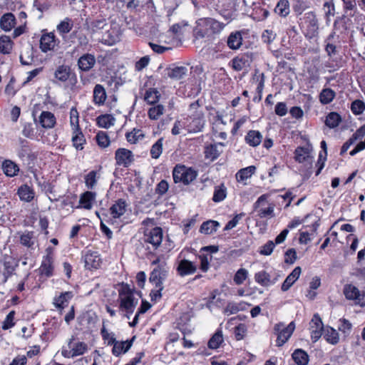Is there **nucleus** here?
Wrapping results in <instances>:
<instances>
[{
	"label": "nucleus",
	"instance_id": "a19ab883",
	"mask_svg": "<svg viewBox=\"0 0 365 365\" xmlns=\"http://www.w3.org/2000/svg\"><path fill=\"white\" fill-rule=\"evenodd\" d=\"M223 334L222 330H217L208 341V347L210 349H217L223 342Z\"/></svg>",
	"mask_w": 365,
	"mask_h": 365
},
{
	"label": "nucleus",
	"instance_id": "58836bf2",
	"mask_svg": "<svg viewBox=\"0 0 365 365\" xmlns=\"http://www.w3.org/2000/svg\"><path fill=\"white\" fill-rule=\"evenodd\" d=\"M18 195L21 200L30 202L34 198V192L29 186L24 185L18 190Z\"/></svg>",
	"mask_w": 365,
	"mask_h": 365
},
{
	"label": "nucleus",
	"instance_id": "e433bc0d",
	"mask_svg": "<svg viewBox=\"0 0 365 365\" xmlns=\"http://www.w3.org/2000/svg\"><path fill=\"white\" fill-rule=\"evenodd\" d=\"M187 68L185 66H176L168 70V76L174 79H181L187 73Z\"/></svg>",
	"mask_w": 365,
	"mask_h": 365
},
{
	"label": "nucleus",
	"instance_id": "bf43d9fd",
	"mask_svg": "<svg viewBox=\"0 0 365 365\" xmlns=\"http://www.w3.org/2000/svg\"><path fill=\"white\" fill-rule=\"evenodd\" d=\"M87 344L84 342H78L71 348V357L83 354L87 351Z\"/></svg>",
	"mask_w": 365,
	"mask_h": 365
},
{
	"label": "nucleus",
	"instance_id": "ea45409f",
	"mask_svg": "<svg viewBox=\"0 0 365 365\" xmlns=\"http://www.w3.org/2000/svg\"><path fill=\"white\" fill-rule=\"evenodd\" d=\"M13 48V42L9 36L2 35L0 36V52L9 53Z\"/></svg>",
	"mask_w": 365,
	"mask_h": 365
},
{
	"label": "nucleus",
	"instance_id": "39448f33",
	"mask_svg": "<svg viewBox=\"0 0 365 365\" xmlns=\"http://www.w3.org/2000/svg\"><path fill=\"white\" fill-rule=\"evenodd\" d=\"M115 160L117 165L128 168L134 162L135 158L131 150L120 148L115 150Z\"/></svg>",
	"mask_w": 365,
	"mask_h": 365
},
{
	"label": "nucleus",
	"instance_id": "412c9836",
	"mask_svg": "<svg viewBox=\"0 0 365 365\" xmlns=\"http://www.w3.org/2000/svg\"><path fill=\"white\" fill-rule=\"evenodd\" d=\"M73 297V294L72 292H62L58 297H56L53 299V303L57 309L61 310L68 305V302Z\"/></svg>",
	"mask_w": 365,
	"mask_h": 365
},
{
	"label": "nucleus",
	"instance_id": "393cba45",
	"mask_svg": "<svg viewBox=\"0 0 365 365\" xmlns=\"http://www.w3.org/2000/svg\"><path fill=\"white\" fill-rule=\"evenodd\" d=\"M107 95L104 87L101 84H96L93 89V103L97 106L105 103Z\"/></svg>",
	"mask_w": 365,
	"mask_h": 365
},
{
	"label": "nucleus",
	"instance_id": "4be33fe9",
	"mask_svg": "<svg viewBox=\"0 0 365 365\" xmlns=\"http://www.w3.org/2000/svg\"><path fill=\"white\" fill-rule=\"evenodd\" d=\"M16 24V18L11 13L4 14L0 19V27L4 31H10Z\"/></svg>",
	"mask_w": 365,
	"mask_h": 365
},
{
	"label": "nucleus",
	"instance_id": "aec40b11",
	"mask_svg": "<svg viewBox=\"0 0 365 365\" xmlns=\"http://www.w3.org/2000/svg\"><path fill=\"white\" fill-rule=\"evenodd\" d=\"M18 235H19L21 245L28 248L34 249V246L36 242L34 232L26 230L22 232H19Z\"/></svg>",
	"mask_w": 365,
	"mask_h": 365
},
{
	"label": "nucleus",
	"instance_id": "f3484780",
	"mask_svg": "<svg viewBox=\"0 0 365 365\" xmlns=\"http://www.w3.org/2000/svg\"><path fill=\"white\" fill-rule=\"evenodd\" d=\"M302 272L300 267H296L292 272L287 277L285 280L282 284L281 289L286 292L290 289L294 283L299 279Z\"/></svg>",
	"mask_w": 365,
	"mask_h": 365
},
{
	"label": "nucleus",
	"instance_id": "c9c22d12",
	"mask_svg": "<svg viewBox=\"0 0 365 365\" xmlns=\"http://www.w3.org/2000/svg\"><path fill=\"white\" fill-rule=\"evenodd\" d=\"M274 12L282 17H286L290 13L289 3L287 0H279L274 9Z\"/></svg>",
	"mask_w": 365,
	"mask_h": 365
},
{
	"label": "nucleus",
	"instance_id": "603ef678",
	"mask_svg": "<svg viewBox=\"0 0 365 365\" xmlns=\"http://www.w3.org/2000/svg\"><path fill=\"white\" fill-rule=\"evenodd\" d=\"M163 138L158 139L151 147L150 155L154 159H158L163 152Z\"/></svg>",
	"mask_w": 365,
	"mask_h": 365
},
{
	"label": "nucleus",
	"instance_id": "de8ad7c7",
	"mask_svg": "<svg viewBox=\"0 0 365 365\" xmlns=\"http://www.w3.org/2000/svg\"><path fill=\"white\" fill-rule=\"evenodd\" d=\"M165 111V108L163 105H157L151 107L148 112V117L151 120H158Z\"/></svg>",
	"mask_w": 365,
	"mask_h": 365
},
{
	"label": "nucleus",
	"instance_id": "ddd939ff",
	"mask_svg": "<svg viewBox=\"0 0 365 365\" xmlns=\"http://www.w3.org/2000/svg\"><path fill=\"white\" fill-rule=\"evenodd\" d=\"M279 275L271 278L269 273L265 271H261L255 274V281L262 286L269 287L274 284L279 279Z\"/></svg>",
	"mask_w": 365,
	"mask_h": 365
},
{
	"label": "nucleus",
	"instance_id": "4468645a",
	"mask_svg": "<svg viewBox=\"0 0 365 365\" xmlns=\"http://www.w3.org/2000/svg\"><path fill=\"white\" fill-rule=\"evenodd\" d=\"M127 203L125 200L119 199L110 207V214L113 219L120 218L123 216L127 208Z\"/></svg>",
	"mask_w": 365,
	"mask_h": 365
},
{
	"label": "nucleus",
	"instance_id": "338daca9",
	"mask_svg": "<svg viewBox=\"0 0 365 365\" xmlns=\"http://www.w3.org/2000/svg\"><path fill=\"white\" fill-rule=\"evenodd\" d=\"M14 316H15L14 311H11L7 314V316L6 317L4 321L3 322V324H2V329L4 330H7L14 326V324H15V323L14 322Z\"/></svg>",
	"mask_w": 365,
	"mask_h": 365
},
{
	"label": "nucleus",
	"instance_id": "6e6552de",
	"mask_svg": "<svg viewBox=\"0 0 365 365\" xmlns=\"http://www.w3.org/2000/svg\"><path fill=\"white\" fill-rule=\"evenodd\" d=\"M168 275V271L165 268L158 266L150 273V282L155 287H163V281L165 279Z\"/></svg>",
	"mask_w": 365,
	"mask_h": 365
},
{
	"label": "nucleus",
	"instance_id": "9d476101",
	"mask_svg": "<svg viewBox=\"0 0 365 365\" xmlns=\"http://www.w3.org/2000/svg\"><path fill=\"white\" fill-rule=\"evenodd\" d=\"M83 259L85 267L88 269H98L101 263V259L97 252L88 251Z\"/></svg>",
	"mask_w": 365,
	"mask_h": 365
},
{
	"label": "nucleus",
	"instance_id": "7c9ffc66",
	"mask_svg": "<svg viewBox=\"0 0 365 365\" xmlns=\"http://www.w3.org/2000/svg\"><path fill=\"white\" fill-rule=\"evenodd\" d=\"M220 225L217 221L210 220L201 225L200 232L205 235H212L217 231Z\"/></svg>",
	"mask_w": 365,
	"mask_h": 365
},
{
	"label": "nucleus",
	"instance_id": "f03ea898",
	"mask_svg": "<svg viewBox=\"0 0 365 365\" xmlns=\"http://www.w3.org/2000/svg\"><path fill=\"white\" fill-rule=\"evenodd\" d=\"M119 299L120 309L126 312V317L130 319V315L138 304V299L135 297L134 292L127 287L120 292Z\"/></svg>",
	"mask_w": 365,
	"mask_h": 365
},
{
	"label": "nucleus",
	"instance_id": "b1692460",
	"mask_svg": "<svg viewBox=\"0 0 365 365\" xmlns=\"http://www.w3.org/2000/svg\"><path fill=\"white\" fill-rule=\"evenodd\" d=\"M39 123L44 128H52L56 124V117L49 111H43L39 116Z\"/></svg>",
	"mask_w": 365,
	"mask_h": 365
},
{
	"label": "nucleus",
	"instance_id": "864d4df0",
	"mask_svg": "<svg viewBox=\"0 0 365 365\" xmlns=\"http://www.w3.org/2000/svg\"><path fill=\"white\" fill-rule=\"evenodd\" d=\"M78 112L76 108H72L70 110V124L73 131L80 130Z\"/></svg>",
	"mask_w": 365,
	"mask_h": 365
},
{
	"label": "nucleus",
	"instance_id": "f704fd0d",
	"mask_svg": "<svg viewBox=\"0 0 365 365\" xmlns=\"http://www.w3.org/2000/svg\"><path fill=\"white\" fill-rule=\"evenodd\" d=\"M292 356L294 362L298 365H307L308 364L309 356L302 349H296Z\"/></svg>",
	"mask_w": 365,
	"mask_h": 365
},
{
	"label": "nucleus",
	"instance_id": "c03bdc74",
	"mask_svg": "<svg viewBox=\"0 0 365 365\" xmlns=\"http://www.w3.org/2000/svg\"><path fill=\"white\" fill-rule=\"evenodd\" d=\"M72 142L73 145L77 150H82L83 148V144L85 143L86 140L81 130L78 131H73Z\"/></svg>",
	"mask_w": 365,
	"mask_h": 365
},
{
	"label": "nucleus",
	"instance_id": "09e8293b",
	"mask_svg": "<svg viewBox=\"0 0 365 365\" xmlns=\"http://www.w3.org/2000/svg\"><path fill=\"white\" fill-rule=\"evenodd\" d=\"M359 289L352 284H346L344 288V294L347 299L355 300L359 296Z\"/></svg>",
	"mask_w": 365,
	"mask_h": 365
},
{
	"label": "nucleus",
	"instance_id": "c756f323",
	"mask_svg": "<svg viewBox=\"0 0 365 365\" xmlns=\"http://www.w3.org/2000/svg\"><path fill=\"white\" fill-rule=\"evenodd\" d=\"M262 140V135L258 130H250L245 136L246 143L252 147L259 145L261 143Z\"/></svg>",
	"mask_w": 365,
	"mask_h": 365
},
{
	"label": "nucleus",
	"instance_id": "7ed1b4c3",
	"mask_svg": "<svg viewBox=\"0 0 365 365\" xmlns=\"http://www.w3.org/2000/svg\"><path fill=\"white\" fill-rule=\"evenodd\" d=\"M197 176V171L185 165H178L173 171V178L175 183L182 182L184 185H189L196 179Z\"/></svg>",
	"mask_w": 365,
	"mask_h": 365
},
{
	"label": "nucleus",
	"instance_id": "8fccbe9b",
	"mask_svg": "<svg viewBox=\"0 0 365 365\" xmlns=\"http://www.w3.org/2000/svg\"><path fill=\"white\" fill-rule=\"evenodd\" d=\"M73 28V22L69 18H66L63 21H61L56 29L61 34H66L71 31Z\"/></svg>",
	"mask_w": 365,
	"mask_h": 365
},
{
	"label": "nucleus",
	"instance_id": "bb28decb",
	"mask_svg": "<svg viewBox=\"0 0 365 365\" xmlns=\"http://www.w3.org/2000/svg\"><path fill=\"white\" fill-rule=\"evenodd\" d=\"M96 195L95 192L91 191H86L83 193L79 200L81 207L86 210H91L93 206V202L95 200Z\"/></svg>",
	"mask_w": 365,
	"mask_h": 365
},
{
	"label": "nucleus",
	"instance_id": "49530a36",
	"mask_svg": "<svg viewBox=\"0 0 365 365\" xmlns=\"http://www.w3.org/2000/svg\"><path fill=\"white\" fill-rule=\"evenodd\" d=\"M341 120V116L338 113L331 112L327 116L325 124L329 128H334L339 125Z\"/></svg>",
	"mask_w": 365,
	"mask_h": 365
},
{
	"label": "nucleus",
	"instance_id": "4d7b16f0",
	"mask_svg": "<svg viewBox=\"0 0 365 365\" xmlns=\"http://www.w3.org/2000/svg\"><path fill=\"white\" fill-rule=\"evenodd\" d=\"M126 140L130 143H136L140 139H143L144 135L140 130L133 129L125 135Z\"/></svg>",
	"mask_w": 365,
	"mask_h": 365
},
{
	"label": "nucleus",
	"instance_id": "9b49d317",
	"mask_svg": "<svg viewBox=\"0 0 365 365\" xmlns=\"http://www.w3.org/2000/svg\"><path fill=\"white\" fill-rule=\"evenodd\" d=\"M47 255L43 258L41 265L40 267V272L42 274L46 277H50L53 274V256L51 255V249L48 248L46 250Z\"/></svg>",
	"mask_w": 365,
	"mask_h": 365
},
{
	"label": "nucleus",
	"instance_id": "2eb2a0df",
	"mask_svg": "<svg viewBox=\"0 0 365 365\" xmlns=\"http://www.w3.org/2000/svg\"><path fill=\"white\" fill-rule=\"evenodd\" d=\"M102 43L108 45H113L119 41V33L115 29L110 26L105 30L103 33L101 38Z\"/></svg>",
	"mask_w": 365,
	"mask_h": 365
},
{
	"label": "nucleus",
	"instance_id": "3c124183",
	"mask_svg": "<svg viewBox=\"0 0 365 365\" xmlns=\"http://www.w3.org/2000/svg\"><path fill=\"white\" fill-rule=\"evenodd\" d=\"M324 338L331 344H336L339 342V334L331 327H327L325 330Z\"/></svg>",
	"mask_w": 365,
	"mask_h": 365
},
{
	"label": "nucleus",
	"instance_id": "5701e85b",
	"mask_svg": "<svg viewBox=\"0 0 365 365\" xmlns=\"http://www.w3.org/2000/svg\"><path fill=\"white\" fill-rule=\"evenodd\" d=\"M88 29L93 34H102L107 28L110 27L105 19H98L92 21L88 25Z\"/></svg>",
	"mask_w": 365,
	"mask_h": 365
},
{
	"label": "nucleus",
	"instance_id": "4c0bfd02",
	"mask_svg": "<svg viewBox=\"0 0 365 365\" xmlns=\"http://www.w3.org/2000/svg\"><path fill=\"white\" fill-rule=\"evenodd\" d=\"M160 98V92L156 88H149L145 91L144 100L150 105L155 104Z\"/></svg>",
	"mask_w": 365,
	"mask_h": 365
},
{
	"label": "nucleus",
	"instance_id": "dca6fc26",
	"mask_svg": "<svg viewBox=\"0 0 365 365\" xmlns=\"http://www.w3.org/2000/svg\"><path fill=\"white\" fill-rule=\"evenodd\" d=\"M225 146L223 143H219L217 144L210 145L205 148V157L211 161L217 159L220 153H222V147Z\"/></svg>",
	"mask_w": 365,
	"mask_h": 365
},
{
	"label": "nucleus",
	"instance_id": "052dcab7",
	"mask_svg": "<svg viewBox=\"0 0 365 365\" xmlns=\"http://www.w3.org/2000/svg\"><path fill=\"white\" fill-rule=\"evenodd\" d=\"M96 139L98 145L102 148H107L110 145L109 137L106 132H98L96 136Z\"/></svg>",
	"mask_w": 365,
	"mask_h": 365
},
{
	"label": "nucleus",
	"instance_id": "f257e3e1",
	"mask_svg": "<svg viewBox=\"0 0 365 365\" xmlns=\"http://www.w3.org/2000/svg\"><path fill=\"white\" fill-rule=\"evenodd\" d=\"M225 25L212 18H202L197 21L196 26L193 30L195 38H210L215 34H219Z\"/></svg>",
	"mask_w": 365,
	"mask_h": 365
},
{
	"label": "nucleus",
	"instance_id": "20e7f679",
	"mask_svg": "<svg viewBox=\"0 0 365 365\" xmlns=\"http://www.w3.org/2000/svg\"><path fill=\"white\" fill-rule=\"evenodd\" d=\"M295 329L294 322H290L287 326L283 323L276 324L274 327V331L277 334L276 345L277 346H283L291 337Z\"/></svg>",
	"mask_w": 365,
	"mask_h": 365
},
{
	"label": "nucleus",
	"instance_id": "69168bd1",
	"mask_svg": "<svg viewBox=\"0 0 365 365\" xmlns=\"http://www.w3.org/2000/svg\"><path fill=\"white\" fill-rule=\"evenodd\" d=\"M187 126V120H176L172 128L171 133L174 135H179L181 130L185 129Z\"/></svg>",
	"mask_w": 365,
	"mask_h": 365
},
{
	"label": "nucleus",
	"instance_id": "c85d7f7f",
	"mask_svg": "<svg viewBox=\"0 0 365 365\" xmlns=\"http://www.w3.org/2000/svg\"><path fill=\"white\" fill-rule=\"evenodd\" d=\"M232 66L233 69L237 71H240L247 68L250 66V61L248 56H236L232 60Z\"/></svg>",
	"mask_w": 365,
	"mask_h": 365
},
{
	"label": "nucleus",
	"instance_id": "2f4dec72",
	"mask_svg": "<svg viewBox=\"0 0 365 365\" xmlns=\"http://www.w3.org/2000/svg\"><path fill=\"white\" fill-rule=\"evenodd\" d=\"M4 173L8 177H14L19 171V166L11 160H6L2 163Z\"/></svg>",
	"mask_w": 365,
	"mask_h": 365
},
{
	"label": "nucleus",
	"instance_id": "e2e57ef3",
	"mask_svg": "<svg viewBox=\"0 0 365 365\" xmlns=\"http://www.w3.org/2000/svg\"><path fill=\"white\" fill-rule=\"evenodd\" d=\"M247 270L244 268H240L235 273L233 280L236 284L240 285L245 282V280L247 278Z\"/></svg>",
	"mask_w": 365,
	"mask_h": 365
},
{
	"label": "nucleus",
	"instance_id": "a211bd4d",
	"mask_svg": "<svg viewBox=\"0 0 365 365\" xmlns=\"http://www.w3.org/2000/svg\"><path fill=\"white\" fill-rule=\"evenodd\" d=\"M96 63V58L93 55L86 53L81 56L78 61V66L81 71L91 70Z\"/></svg>",
	"mask_w": 365,
	"mask_h": 365
},
{
	"label": "nucleus",
	"instance_id": "680f3d73",
	"mask_svg": "<svg viewBox=\"0 0 365 365\" xmlns=\"http://www.w3.org/2000/svg\"><path fill=\"white\" fill-rule=\"evenodd\" d=\"M97 182V172L92 170L85 177V183L88 189H93Z\"/></svg>",
	"mask_w": 365,
	"mask_h": 365
},
{
	"label": "nucleus",
	"instance_id": "5fc2aeb1",
	"mask_svg": "<svg viewBox=\"0 0 365 365\" xmlns=\"http://www.w3.org/2000/svg\"><path fill=\"white\" fill-rule=\"evenodd\" d=\"M150 307L151 306L149 302L146 301H143L140 308L138 309V311L137 312L134 317L133 320L129 322L130 327H135L138 323V317L140 314L145 313L150 308Z\"/></svg>",
	"mask_w": 365,
	"mask_h": 365
},
{
	"label": "nucleus",
	"instance_id": "473e14b6",
	"mask_svg": "<svg viewBox=\"0 0 365 365\" xmlns=\"http://www.w3.org/2000/svg\"><path fill=\"white\" fill-rule=\"evenodd\" d=\"M71 74V68L69 66L61 65L56 69L54 77L61 82H65L69 78Z\"/></svg>",
	"mask_w": 365,
	"mask_h": 365
},
{
	"label": "nucleus",
	"instance_id": "774afa93",
	"mask_svg": "<svg viewBox=\"0 0 365 365\" xmlns=\"http://www.w3.org/2000/svg\"><path fill=\"white\" fill-rule=\"evenodd\" d=\"M351 109L354 114L359 115L365 110V103L360 100H356L351 103Z\"/></svg>",
	"mask_w": 365,
	"mask_h": 365
},
{
	"label": "nucleus",
	"instance_id": "423d86ee",
	"mask_svg": "<svg viewBox=\"0 0 365 365\" xmlns=\"http://www.w3.org/2000/svg\"><path fill=\"white\" fill-rule=\"evenodd\" d=\"M163 230L161 227H155L150 230H145L144 233V240L153 245L154 248L158 247L163 240Z\"/></svg>",
	"mask_w": 365,
	"mask_h": 365
},
{
	"label": "nucleus",
	"instance_id": "a18cd8bd",
	"mask_svg": "<svg viewBox=\"0 0 365 365\" xmlns=\"http://www.w3.org/2000/svg\"><path fill=\"white\" fill-rule=\"evenodd\" d=\"M256 168L255 166H249L239 170L236 174L237 180H245L250 178L255 172Z\"/></svg>",
	"mask_w": 365,
	"mask_h": 365
},
{
	"label": "nucleus",
	"instance_id": "37998d69",
	"mask_svg": "<svg viewBox=\"0 0 365 365\" xmlns=\"http://www.w3.org/2000/svg\"><path fill=\"white\" fill-rule=\"evenodd\" d=\"M115 123V118L110 115H101L97 118V124L99 127L109 128Z\"/></svg>",
	"mask_w": 365,
	"mask_h": 365
},
{
	"label": "nucleus",
	"instance_id": "a878e982",
	"mask_svg": "<svg viewBox=\"0 0 365 365\" xmlns=\"http://www.w3.org/2000/svg\"><path fill=\"white\" fill-rule=\"evenodd\" d=\"M295 160L299 163L307 162L312 163L313 157L309 148L299 147L295 150Z\"/></svg>",
	"mask_w": 365,
	"mask_h": 365
},
{
	"label": "nucleus",
	"instance_id": "13d9d810",
	"mask_svg": "<svg viewBox=\"0 0 365 365\" xmlns=\"http://www.w3.org/2000/svg\"><path fill=\"white\" fill-rule=\"evenodd\" d=\"M96 215L101 220V230L102 232H103L108 238H111L113 233L105 225L104 222L107 221L109 222L110 221H112L113 219L107 220L106 217L108 216L105 215V213H103L102 216H101L99 212H96Z\"/></svg>",
	"mask_w": 365,
	"mask_h": 365
},
{
	"label": "nucleus",
	"instance_id": "6e6d98bb",
	"mask_svg": "<svg viewBox=\"0 0 365 365\" xmlns=\"http://www.w3.org/2000/svg\"><path fill=\"white\" fill-rule=\"evenodd\" d=\"M226 191L227 190L224 185L215 187L212 197V200L215 202L222 201L226 197Z\"/></svg>",
	"mask_w": 365,
	"mask_h": 365
},
{
	"label": "nucleus",
	"instance_id": "1a4fd4ad",
	"mask_svg": "<svg viewBox=\"0 0 365 365\" xmlns=\"http://www.w3.org/2000/svg\"><path fill=\"white\" fill-rule=\"evenodd\" d=\"M58 40L53 33H46L41 36L40 39V48L41 51L46 53L53 51L58 45Z\"/></svg>",
	"mask_w": 365,
	"mask_h": 365
},
{
	"label": "nucleus",
	"instance_id": "0eeeda50",
	"mask_svg": "<svg viewBox=\"0 0 365 365\" xmlns=\"http://www.w3.org/2000/svg\"><path fill=\"white\" fill-rule=\"evenodd\" d=\"M266 195H261L254 204V210L257 212V216L260 218L272 217L274 216V207L269 206L263 207L262 205L266 202Z\"/></svg>",
	"mask_w": 365,
	"mask_h": 365
},
{
	"label": "nucleus",
	"instance_id": "79ce46f5",
	"mask_svg": "<svg viewBox=\"0 0 365 365\" xmlns=\"http://www.w3.org/2000/svg\"><path fill=\"white\" fill-rule=\"evenodd\" d=\"M335 92L331 88H324L319 94V101L324 104L331 103L335 97Z\"/></svg>",
	"mask_w": 365,
	"mask_h": 365
},
{
	"label": "nucleus",
	"instance_id": "6ab92c4d",
	"mask_svg": "<svg viewBox=\"0 0 365 365\" xmlns=\"http://www.w3.org/2000/svg\"><path fill=\"white\" fill-rule=\"evenodd\" d=\"M135 336L130 340H126L125 341H116L113 345L112 353L115 356H119L122 354L126 353L132 346L133 341Z\"/></svg>",
	"mask_w": 365,
	"mask_h": 365
},
{
	"label": "nucleus",
	"instance_id": "cd10ccee",
	"mask_svg": "<svg viewBox=\"0 0 365 365\" xmlns=\"http://www.w3.org/2000/svg\"><path fill=\"white\" fill-rule=\"evenodd\" d=\"M230 49L237 50L242 44V36L240 31L232 32L230 34L227 41Z\"/></svg>",
	"mask_w": 365,
	"mask_h": 365
},
{
	"label": "nucleus",
	"instance_id": "0e129e2a",
	"mask_svg": "<svg viewBox=\"0 0 365 365\" xmlns=\"http://www.w3.org/2000/svg\"><path fill=\"white\" fill-rule=\"evenodd\" d=\"M101 334L104 341H107L108 345H113L117 341L114 336V334L109 333L103 325Z\"/></svg>",
	"mask_w": 365,
	"mask_h": 365
},
{
	"label": "nucleus",
	"instance_id": "72a5a7b5",
	"mask_svg": "<svg viewBox=\"0 0 365 365\" xmlns=\"http://www.w3.org/2000/svg\"><path fill=\"white\" fill-rule=\"evenodd\" d=\"M246 305L245 302H229L224 309V313L227 315L236 314L240 311L245 310Z\"/></svg>",
	"mask_w": 365,
	"mask_h": 365
},
{
	"label": "nucleus",
	"instance_id": "f8f14e48",
	"mask_svg": "<svg viewBox=\"0 0 365 365\" xmlns=\"http://www.w3.org/2000/svg\"><path fill=\"white\" fill-rule=\"evenodd\" d=\"M196 270V265L187 259H182L180 261L177 267V272L181 277L192 274Z\"/></svg>",
	"mask_w": 365,
	"mask_h": 365
}]
</instances>
